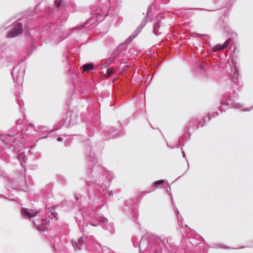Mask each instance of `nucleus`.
I'll use <instances>...</instances> for the list:
<instances>
[{"label": "nucleus", "instance_id": "obj_1", "mask_svg": "<svg viewBox=\"0 0 253 253\" xmlns=\"http://www.w3.org/2000/svg\"><path fill=\"white\" fill-rule=\"evenodd\" d=\"M235 70L236 72H235L232 76V81L234 84L232 85V87L234 89H237L238 91H240L243 84L242 81L239 79V75L236 68H235Z\"/></svg>", "mask_w": 253, "mask_h": 253}, {"label": "nucleus", "instance_id": "obj_2", "mask_svg": "<svg viewBox=\"0 0 253 253\" xmlns=\"http://www.w3.org/2000/svg\"><path fill=\"white\" fill-rule=\"evenodd\" d=\"M23 28L22 25L20 23H17L14 27L13 30L9 32L6 35L7 38H13L15 37L22 33Z\"/></svg>", "mask_w": 253, "mask_h": 253}, {"label": "nucleus", "instance_id": "obj_3", "mask_svg": "<svg viewBox=\"0 0 253 253\" xmlns=\"http://www.w3.org/2000/svg\"><path fill=\"white\" fill-rule=\"evenodd\" d=\"M33 223L38 230H43L48 228L47 221L46 219H42L39 221L38 219H34Z\"/></svg>", "mask_w": 253, "mask_h": 253}, {"label": "nucleus", "instance_id": "obj_4", "mask_svg": "<svg viewBox=\"0 0 253 253\" xmlns=\"http://www.w3.org/2000/svg\"><path fill=\"white\" fill-rule=\"evenodd\" d=\"M22 216L25 218H30L35 217L38 212L34 210H29L26 208H22L21 210Z\"/></svg>", "mask_w": 253, "mask_h": 253}, {"label": "nucleus", "instance_id": "obj_5", "mask_svg": "<svg viewBox=\"0 0 253 253\" xmlns=\"http://www.w3.org/2000/svg\"><path fill=\"white\" fill-rule=\"evenodd\" d=\"M75 220L78 225L80 226H84V217L81 211H78L75 215Z\"/></svg>", "mask_w": 253, "mask_h": 253}, {"label": "nucleus", "instance_id": "obj_6", "mask_svg": "<svg viewBox=\"0 0 253 253\" xmlns=\"http://www.w3.org/2000/svg\"><path fill=\"white\" fill-rule=\"evenodd\" d=\"M84 241L83 237H81L78 239L77 242L73 243V245L75 249L80 250L84 246Z\"/></svg>", "mask_w": 253, "mask_h": 253}, {"label": "nucleus", "instance_id": "obj_7", "mask_svg": "<svg viewBox=\"0 0 253 253\" xmlns=\"http://www.w3.org/2000/svg\"><path fill=\"white\" fill-rule=\"evenodd\" d=\"M229 40L226 41L223 44H217L213 48V50L216 51L217 50H221L227 47L229 45Z\"/></svg>", "mask_w": 253, "mask_h": 253}, {"label": "nucleus", "instance_id": "obj_8", "mask_svg": "<svg viewBox=\"0 0 253 253\" xmlns=\"http://www.w3.org/2000/svg\"><path fill=\"white\" fill-rule=\"evenodd\" d=\"M147 23V17L145 16L143 21L141 22L139 26L138 27L137 29V33L135 35L133 36V38L135 37V36L138 34V33L140 32L141 29L145 26Z\"/></svg>", "mask_w": 253, "mask_h": 253}, {"label": "nucleus", "instance_id": "obj_9", "mask_svg": "<svg viewBox=\"0 0 253 253\" xmlns=\"http://www.w3.org/2000/svg\"><path fill=\"white\" fill-rule=\"evenodd\" d=\"M24 76V73L22 71L20 73H18V75L16 77V78L15 77V76L12 74V77L13 79V80L14 82H19L21 81L23 78Z\"/></svg>", "mask_w": 253, "mask_h": 253}, {"label": "nucleus", "instance_id": "obj_10", "mask_svg": "<svg viewBox=\"0 0 253 253\" xmlns=\"http://www.w3.org/2000/svg\"><path fill=\"white\" fill-rule=\"evenodd\" d=\"M102 226L104 229L108 230L111 234H113L115 232L114 226L112 223H109L108 225H102Z\"/></svg>", "mask_w": 253, "mask_h": 253}, {"label": "nucleus", "instance_id": "obj_11", "mask_svg": "<svg viewBox=\"0 0 253 253\" xmlns=\"http://www.w3.org/2000/svg\"><path fill=\"white\" fill-rule=\"evenodd\" d=\"M83 69L84 71L88 72L93 69V66L91 64H84L83 65Z\"/></svg>", "mask_w": 253, "mask_h": 253}, {"label": "nucleus", "instance_id": "obj_12", "mask_svg": "<svg viewBox=\"0 0 253 253\" xmlns=\"http://www.w3.org/2000/svg\"><path fill=\"white\" fill-rule=\"evenodd\" d=\"M233 105L234 107L241 110L242 111H249V110L246 109V108H245L243 104H240L238 103H235L233 104Z\"/></svg>", "mask_w": 253, "mask_h": 253}, {"label": "nucleus", "instance_id": "obj_13", "mask_svg": "<svg viewBox=\"0 0 253 253\" xmlns=\"http://www.w3.org/2000/svg\"><path fill=\"white\" fill-rule=\"evenodd\" d=\"M160 26L159 23H158V22H157V23L154 26V32L156 35H159V33L158 32V29L160 28Z\"/></svg>", "mask_w": 253, "mask_h": 253}, {"label": "nucleus", "instance_id": "obj_14", "mask_svg": "<svg viewBox=\"0 0 253 253\" xmlns=\"http://www.w3.org/2000/svg\"><path fill=\"white\" fill-rule=\"evenodd\" d=\"M97 219L98 221H99L101 222H102L103 223H105L107 222V219L103 216H100L98 217L97 218Z\"/></svg>", "mask_w": 253, "mask_h": 253}, {"label": "nucleus", "instance_id": "obj_15", "mask_svg": "<svg viewBox=\"0 0 253 253\" xmlns=\"http://www.w3.org/2000/svg\"><path fill=\"white\" fill-rule=\"evenodd\" d=\"M106 73L108 76H111L113 73V69L112 68H109L107 69Z\"/></svg>", "mask_w": 253, "mask_h": 253}, {"label": "nucleus", "instance_id": "obj_16", "mask_svg": "<svg viewBox=\"0 0 253 253\" xmlns=\"http://www.w3.org/2000/svg\"><path fill=\"white\" fill-rule=\"evenodd\" d=\"M164 180H158L154 183V185L155 186H157L159 184H162L164 182Z\"/></svg>", "mask_w": 253, "mask_h": 253}, {"label": "nucleus", "instance_id": "obj_17", "mask_svg": "<svg viewBox=\"0 0 253 253\" xmlns=\"http://www.w3.org/2000/svg\"><path fill=\"white\" fill-rule=\"evenodd\" d=\"M62 0H56L55 1V3L57 5L58 7H59L60 4Z\"/></svg>", "mask_w": 253, "mask_h": 253}, {"label": "nucleus", "instance_id": "obj_18", "mask_svg": "<svg viewBox=\"0 0 253 253\" xmlns=\"http://www.w3.org/2000/svg\"><path fill=\"white\" fill-rule=\"evenodd\" d=\"M115 131V128H113V127H109L108 128V130H107V131L111 133H112L113 132H114Z\"/></svg>", "mask_w": 253, "mask_h": 253}, {"label": "nucleus", "instance_id": "obj_19", "mask_svg": "<svg viewBox=\"0 0 253 253\" xmlns=\"http://www.w3.org/2000/svg\"><path fill=\"white\" fill-rule=\"evenodd\" d=\"M22 123V120H19L17 121V125H18L19 124H21Z\"/></svg>", "mask_w": 253, "mask_h": 253}, {"label": "nucleus", "instance_id": "obj_20", "mask_svg": "<svg viewBox=\"0 0 253 253\" xmlns=\"http://www.w3.org/2000/svg\"><path fill=\"white\" fill-rule=\"evenodd\" d=\"M99 192L101 194L103 193L105 191L104 188H103V189L102 191L101 190H99Z\"/></svg>", "mask_w": 253, "mask_h": 253}, {"label": "nucleus", "instance_id": "obj_21", "mask_svg": "<svg viewBox=\"0 0 253 253\" xmlns=\"http://www.w3.org/2000/svg\"><path fill=\"white\" fill-rule=\"evenodd\" d=\"M62 138L61 137H58L57 138V140L58 141H62Z\"/></svg>", "mask_w": 253, "mask_h": 253}, {"label": "nucleus", "instance_id": "obj_22", "mask_svg": "<svg viewBox=\"0 0 253 253\" xmlns=\"http://www.w3.org/2000/svg\"><path fill=\"white\" fill-rule=\"evenodd\" d=\"M175 212H177V220H178V221H179V216H178V214L179 213V212H178V211H177V209H176V211H175Z\"/></svg>", "mask_w": 253, "mask_h": 253}, {"label": "nucleus", "instance_id": "obj_23", "mask_svg": "<svg viewBox=\"0 0 253 253\" xmlns=\"http://www.w3.org/2000/svg\"><path fill=\"white\" fill-rule=\"evenodd\" d=\"M182 153L183 157H185V154L184 152L182 151Z\"/></svg>", "mask_w": 253, "mask_h": 253}, {"label": "nucleus", "instance_id": "obj_24", "mask_svg": "<svg viewBox=\"0 0 253 253\" xmlns=\"http://www.w3.org/2000/svg\"><path fill=\"white\" fill-rule=\"evenodd\" d=\"M91 225L94 226H96V225H95V224H91Z\"/></svg>", "mask_w": 253, "mask_h": 253}, {"label": "nucleus", "instance_id": "obj_25", "mask_svg": "<svg viewBox=\"0 0 253 253\" xmlns=\"http://www.w3.org/2000/svg\"><path fill=\"white\" fill-rule=\"evenodd\" d=\"M210 118L209 117L208 118V121H209V120H210Z\"/></svg>", "mask_w": 253, "mask_h": 253}, {"label": "nucleus", "instance_id": "obj_26", "mask_svg": "<svg viewBox=\"0 0 253 253\" xmlns=\"http://www.w3.org/2000/svg\"><path fill=\"white\" fill-rule=\"evenodd\" d=\"M206 117H205L204 119V121H206Z\"/></svg>", "mask_w": 253, "mask_h": 253}]
</instances>
